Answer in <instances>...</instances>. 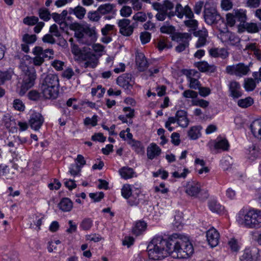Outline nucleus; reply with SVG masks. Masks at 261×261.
Instances as JSON below:
<instances>
[{
	"label": "nucleus",
	"mask_w": 261,
	"mask_h": 261,
	"mask_svg": "<svg viewBox=\"0 0 261 261\" xmlns=\"http://www.w3.org/2000/svg\"><path fill=\"white\" fill-rule=\"evenodd\" d=\"M86 13V10L81 6H77L74 8H69V14L74 15L79 19L84 18Z\"/></svg>",
	"instance_id": "28"
},
{
	"label": "nucleus",
	"mask_w": 261,
	"mask_h": 261,
	"mask_svg": "<svg viewBox=\"0 0 261 261\" xmlns=\"http://www.w3.org/2000/svg\"><path fill=\"white\" fill-rule=\"evenodd\" d=\"M115 30L114 25L107 24L101 30L102 35H109Z\"/></svg>",
	"instance_id": "50"
},
{
	"label": "nucleus",
	"mask_w": 261,
	"mask_h": 261,
	"mask_svg": "<svg viewBox=\"0 0 261 261\" xmlns=\"http://www.w3.org/2000/svg\"><path fill=\"white\" fill-rule=\"evenodd\" d=\"M226 72L230 75H235L242 77L248 74L250 71L248 66L242 63L227 66L225 69Z\"/></svg>",
	"instance_id": "11"
},
{
	"label": "nucleus",
	"mask_w": 261,
	"mask_h": 261,
	"mask_svg": "<svg viewBox=\"0 0 261 261\" xmlns=\"http://www.w3.org/2000/svg\"><path fill=\"white\" fill-rule=\"evenodd\" d=\"M136 64L140 71H143L148 67V62L144 55L142 53H138L136 57Z\"/></svg>",
	"instance_id": "24"
},
{
	"label": "nucleus",
	"mask_w": 261,
	"mask_h": 261,
	"mask_svg": "<svg viewBox=\"0 0 261 261\" xmlns=\"http://www.w3.org/2000/svg\"><path fill=\"white\" fill-rule=\"evenodd\" d=\"M208 53L211 57L213 58H220L222 59H226L229 53L224 48H212L208 50Z\"/></svg>",
	"instance_id": "22"
},
{
	"label": "nucleus",
	"mask_w": 261,
	"mask_h": 261,
	"mask_svg": "<svg viewBox=\"0 0 261 261\" xmlns=\"http://www.w3.org/2000/svg\"><path fill=\"white\" fill-rule=\"evenodd\" d=\"M246 153L247 154L248 158L252 160H253L259 155L258 148L254 145H252L248 147Z\"/></svg>",
	"instance_id": "39"
},
{
	"label": "nucleus",
	"mask_w": 261,
	"mask_h": 261,
	"mask_svg": "<svg viewBox=\"0 0 261 261\" xmlns=\"http://www.w3.org/2000/svg\"><path fill=\"white\" fill-rule=\"evenodd\" d=\"M133 19L136 21L143 22L146 20L147 16L143 12H138L133 16Z\"/></svg>",
	"instance_id": "54"
},
{
	"label": "nucleus",
	"mask_w": 261,
	"mask_h": 261,
	"mask_svg": "<svg viewBox=\"0 0 261 261\" xmlns=\"http://www.w3.org/2000/svg\"><path fill=\"white\" fill-rule=\"evenodd\" d=\"M147 224L144 221L140 220L136 222L133 228V233L136 236H139L146 229Z\"/></svg>",
	"instance_id": "31"
},
{
	"label": "nucleus",
	"mask_w": 261,
	"mask_h": 261,
	"mask_svg": "<svg viewBox=\"0 0 261 261\" xmlns=\"http://www.w3.org/2000/svg\"><path fill=\"white\" fill-rule=\"evenodd\" d=\"M39 21V18L35 16H27L23 19L24 24L28 25H35Z\"/></svg>",
	"instance_id": "46"
},
{
	"label": "nucleus",
	"mask_w": 261,
	"mask_h": 261,
	"mask_svg": "<svg viewBox=\"0 0 261 261\" xmlns=\"http://www.w3.org/2000/svg\"><path fill=\"white\" fill-rule=\"evenodd\" d=\"M40 90L44 98H57L59 94V80L57 75L47 74L41 83Z\"/></svg>",
	"instance_id": "5"
},
{
	"label": "nucleus",
	"mask_w": 261,
	"mask_h": 261,
	"mask_svg": "<svg viewBox=\"0 0 261 261\" xmlns=\"http://www.w3.org/2000/svg\"><path fill=\"white\" fill-rule=\"evenodd\" d=\"M128 143L136 152L139 153L142 151V144L140 141L134 140H132L131 142H128Z\"/></svg>",
	"instance_id": "52"
},
{
	"label": "nucleus",
	"mask_w": 261,
	"mask_h": 261,
	"mask_svg": "<svg viewBox=\"0 0 261 261\" xmlns=\"http://www.w3.org/2000/svg\"><path fill=\"white\" fill-rule=\"evenodd\" d=\"M250 127L253 135L255 137L259 138L261 136V119L253 121Z\"/></svg>",
	"instance_id": "29"
},
{
	"label": "nucleus",
	"mask_w": 261,
	"mask_h": 261,
	"mask_svg": "<svg viewBox=\"0 0 261 261\" xmlns=\"http://www.w3.org/2000/svg\"><path fill=\"white\" fill-rule=\"evenodd\" d=\"M192 72H191L189 75H187V79L189 83V87L193 89H198L200 87V83L198 79L191 76Z\"/></svg>",
	"instance_id": "42"
},
{
	"label": "nucleus",
	"mask_w": 261,
	"mask_h": 261,
	"mask_svg": "<svg viewBox=\"0 0 261 261\" xmlns=\"http://www.w3.org/2000/svg\"><path fill=\"white\" fill-rule=\"evenodd\" d=\"M13 107L15 110L19 111H23L25 109L24 105L19 99H16L14 100Z\"/></svg>",
	"instance_id": "55"
},
{
	"label": "nucleus",
	"mask_w": 261,
	"mask_h": 261,
	"mask_svg": "<svg viewBox=\"0 0 261 261\" xmlns=\"http://www.w3.org/2000/svg\"><path fill=\"white\" fill-rule=\"evenodd\" d=\"M22 41L28 44L34 43L37 40V37L35 35H30L25 34L22 38Z\"/></svg>",
	"instance_id": "48"
},
{
	"label": "nucleus",
	"mask_w": 261,
	"mask_h": 261,
	"mask_svg": "<svg viewBox=\"0 0 261 261\" xmlns=\"http://www.w3.org/2000/svg\"><path fill=\"white\" fill-rule=\"evenodd\" d=\"M31 62V59L28 56H25L21 60L19 67L24 73L23 81L19 94L21 96L24 95L26 92L35 84L36 79V74L35 69L29 66Z\"/></svg>",
	"instance_id": "4"
},
{
	"label": "nucleus",
	"mask_w": 261,
	"mask_h": 261,
	"mask_svg": "<svg viewBox=\"0 0 261 261\" xmlns=\"http://www.w3.org/2000/svg\"><path fill=\"white\" fill-rule=\"evenodd\" d=\"M208 205L210 210L214 213L220 214L224 210V207L215 199L210 200Z\"/></svg>",
	"instance_id": "36"
},
{
	"label": "nucleus",
	"mask_w": 261,
	"mask_h": 261,
	"mask_svg": "<svg viewBox=\"0 0 261 261\" xmlns=\"http://www.w3.org/2000/svg\"><path fill=\"white\" fill-rule=\"evenodd\" d=\"M201 187L200 182L195 180H191L184 186L185 192L190 197L205 200L208 198L209 195L207 191L202 189Z\"/></svg>",
	"instance_id": "7"
},
{
	"label": "nucleus",
	"mask_w": 261,
	"mask_h": 261,
	"mask_svg": "<svg viewBox=\"0 0 261 261\" xmlns=\"http://www.w3.org/2000/svg\"><path fill=\"white\" fill-rule=\"evenodd\" d=\"M175 123H177L176 115L175 117H169L165 123V126L169 131L172 132L174 128L171 126V124H174Z\"/></svg>",
	"instance_id": "57"
},
{
	"label": "nucleus",
	"mask_w": 261,
	"mask_h": 261,
	"mask_svg": "<svg viewBox=\"0 0 261 261\" xmlns=\"http://www.w3.org/2000/svg\"><path fill=\"white\" fill-rule=\"evenodd\" d=\"M140 38L142 44H145L150 41L151 35L147 32H142L140 34Z\"/></svg>",
	"instance_id": "61"
},
{
	"label": "nucleus",
	"mask_w": 261,
	"mask_h": 261,
	"mask_svg": "<svg viewBox=\"0 0 261 261\" xmlns=\"http://www.w3.org/2000/svg\"><path fill=\"white\" fill-rule=\"evenodd\" d=\"M183 97L186 98H195L198 96L197 92L191 90H185L182 94Z\"/></svg>",
	"instance_id": "63"
},
{
	"label": "nucleus",
	"mask_w": 261,
	"mask_h": 261,
	"mask_svg": "<svg viewBox=\"0 0 261 261\" xmlns=\"http://www.w3.org/2000/svg\"><path fill=\"white\" fill-rule=\"evenodd\" d=\"M172 40L176 41L179 44L175 47L178 53H180L189 46V42L191 35L189 33H176L171 36Z\"/></svg>",
	"instance_id": "10"
},
{
	"label": "nucleus",
	"mask_w": 261,
	"mask_h": 261,
	"mask_svg": "<svg viewBox=\"0 0 261 261\" xmlns=\"http://www.w3.org/2000/svg\"><path fill=\"white\" fill-rule=\"evenodd\" d=\"M44 122V118L42 115L37 112H34L32 114L29 123L32 129L34 130H38L42 125Z\"/></svg>",
	"instance_id": "16"
},
{
	"label": "nucleus",
	"mask_w": 261,
	"mask_h": 261,
	"mask_svg": "<svg viewBox=\"0 0 261 261\" xmlns=\"http://www.w3.org/2000/svg\"><path fill=\"white\" fill-rule=\"evenodd\" d=\"M132 7L124 6L120 9V14L123 17H129L132 13Z\"/></svg>",
	"instance_id": "51"
},
{
	"label": "nucleus",
	"mask_w": 261,
	"mask_h": 261,
	"mask_svg": "<svg viewBox=\"0 0 261 261\" xmlns=\"http://www.w3.org/2000/svg\"><path fill=\"white\" fill-rule=\"evenodd\" d=\"M81 166L78 164H72L69 168V172L73 176L79 175L81 170Z\"/></svg>",
	"instance_id": "56"
},
{
	"label": "nucleus",
	"mask_w": 261,
	"mask_h": 261,
	"mask_svg": "<svg viewBox=\"0 0 261 261\" xmlns=\"http://www.w3.org/2000/svg\"><path fill=\"white\" fill-rule=\"evenodd\" d=\"M175 28L172 25H163L161 27L160 31L162 33L172 34V36L174 34Z\"/></svg>",
	"instance_id": "59"
},
{
	"label": "nucleus",
	"mask_w": 261,
	"mask_h": 261,
	"mask_svg": "<svg viewBox=\"0 0 261 261\" xmlns=\"http://www.w3.org/2000/svg\"><path fill=\"white\" fill-rule=\"evenodd\" d=\"M34 51L36 54H40L44 58H51L54 54V51L51 49H46L43 50L40 46H36L34 47Z\"/></svg>",
	"instance_id": "38"
},
{
	"label": "nucleus",
	"mask_w": 261,
	"mask_h": 261,
	"mask_svg": "<svg viewBox=\"0 0 261 261\" xmlns=\"http://www.w3.org/2000/svg\"><path fill=\"white\" fill-rule=\"evenodd\" d=\"M229 96L233 99L241 97L243 95V91L240 83L236 81H231L228 84Z\"/></svg>",
	"instance_id": "17"
},
{
	"label": "nucleus",
	"mask_w": 261,
	"mask_h": 261,
	"mask_svg": "<svg viewBox=\"0 0 261 261\" xmlns=\"http://www.w3.org/2000/svg\"><path fill=\"white\" fill-rule=\"evenodd\" d=\"M197 67L201 72H214L216 69L215 65H210L205 61L197 63Z\"/></svg>",
	"instance_id": "33"
},
{
	"label": "nucleus",
	"mask_w": 261,
	"mask_h": 261,
	"mask_svg": "<svg viewBox=\"0 0 261 261\" xmlns=\"http://www.w3.org/2000/svg\"><path fill=\"white\" fill-rule=\"evenodd\" d=\"M161 152V149L154 143H151L147 148V156L150 160H153L159 156Z\"/></svg>",
	"instance_id": "23"
},
{
	"label": "nucleus",
	"mask_w": 261,
	"mask_h": 261,
	"mask_svg": "<svg viewBox=\"0 0 261 261\" xmlns=\"http://www.w3.org/2000/svg\"><path fill=\"white\" fill-rule=\"evenodd\" d=\"M172 45L170 42L167 43L164 40H160L158 42L157 47L160 51H162L164 49L170 48Z\"/></svg>",
	"instance_id": "58"
},
{
	"label": "nucleus",
	"mask_w": 261,
	"mask_h": 261,
	"mask_svg": "<svg viewBox=\"0 0 261 261\" xmlns=\"http://www.w3.org/2000/svg\"><path fill=\"white\" fill-rule=\"evenodd\" d=\"M245 30L250 33H255L259 31L257 24L252 22L245 23L241 28V25L238 26L239 32H243Z\"/></svg>",
	"instance_id": "27"
},
{
	"label": "nucleus",
	"mask_w": 261,
	"mask_h": 261,
	"mask_svg": "<svg viewBox=\"0 0 261 261\" xmlns=\"http://www.w3.org/2000/svg\"><path fill=\"white\" fill-rule=\"evenodd\" d=\"M130 23V20L126 18L119 20L118 21L119 32L122 35L129 36L133 34L134 27Z\"/></svg>",
	"instance_id": "14"
},
{
	"label": "nucleus",
	"mask_w": 261,
	"mask_h": 261,
	"mask_svg": "<svg viewBox=\"0 0 261 261\" xmlns=\"http://www.w3.org/2000/svg\"><path fill=\"white\" fill-rule=\"evenodd\" d=\"M89 197L93 200L94 202H98L104 197L103 192L91 193L89 194Z\"/></svg>",
	"instance_id": "62"
},
{
	"label": "nucleus",
	"mask_w": 261,
	"mask_h": 261,
	"mask_svg": "<svg viewBox=\"0 0 261 261\" xmlns=\"http://www.w3.org/2000/svg\"><path fill=\"white\" fill-rule=\"evenodd\" d=\"M38 13L39 17L44 21H48L50 18V14L48 10L46 9H40Z\"/></svg>",
	"instance_id": "49"
},
{
	"label": "nucleus",
	"mask_w": 261,
	"mask_h": 261,
	"mask_svg": "<svg viewBox=\"0 0 261 261\" xmlns=\"http://www.w3.org/2000/svg\"><path fill=\"white\" fill-rule=\"evenodd\" d=\"M172 239V235L168 241L162 237H154L147 247L149 257L153 260H160L170 255L169 244Z\"/></svg>",
	"instance_id": "2"
},
{
	"label": "nucleus",
	"mask_w": 261,
	"mask_h": 261,
	"mask_svg": "<svg viewBox=\"0 0 261 261\" xmlns=\"http://www.w3.org/2000/svg\"><path fill=\"white\" fill-rule=\"evenodd\" d=\"M117 83L120 87L129 89L134 84V80L131 74L124 73L118 77Z\"/></svg>",
	"instance_id": "15"
},
{
	"label": "nucleus",
	"mask_w": 261,
	"mask_h": 261,
	"mask_svg": "<svg viewBox=\"0 0 261 261\" xmlns=\"http://www.w3.org/2000/svg\"><path fill=\"white\" fill-rule=\"evenodd\" d=\"M97 116L95 115H93L91 118L86 117L84 120V124L86 125L91 124L93 126H96L97 122Z\"/></svg>",
	"instance_id": "64"
},
{
	"label": "nucleus",
	"mask_w": 261,
	"mask_h": 261,
	"mask_svg": "<svg viewBox=\"0 0 261 261\" xmlns=\"http://www.w3.org/2000/svg\"><path fill=\"white\" fill-rule=\"evenodd\" d=\"M233 13L236 17V20L240 22L239 25L241 28L244 25L247 19L246 11L243 9L234 10Z\"/></svg>",
	"instance_id": "30"
},
{
	"label": "nucleus",
	"mask_w": 261,
	"mask_h": 261,
	"mask_svg": "<svg viewBox=\"0 0 261 261\" xmlns=\"http://www.w3.org/2000/svg\"><path fill=\"white\" fill-rule=\"evenodd\" d=\"M134 186H132L128 184H125L123 186L121 189V195L125 199L128 198L135 189Z\"/></svg>",
	"instance_id": "41"
},
{
	"label": "nucleus",
	"mask_w": 261,
	"mask_h": 261,
	"mask_svg": "<svg viewBox=\"0 0 261 261\" xmlns=\"http://www.w3.org/2000/svg\"><path fill=\"white\" fill-rule=\"evenodd\" d=\"M59 207L63 212H69L73 207L71 200L68 198H63L59 203Z\"/></svg>",
	"instance_id": "32"
},
{
	"label": "nucleus",
	"mask_w": 261,
	"mask_h": 261,
	"mask_svg": "<svg viewBox=\"0 0 261 261\" xmlns=\"http://www.w3.org/2000/svg\"><path fill=\"white\" fill-rule=\"evenodd\" d=\"M141 190L138 188H135L128 198H127V203L130 206L137 205L140 202L139 195Z\"/></svg>",
	"instance_id": "26"
},
{
	"label": "nucleus",
	"mask_w": 261,
	"mask_h": 261,
	"mask_svg": "<svg viewBox=\"0 0 261 261\" xmlns=\"http://www.w3.org/2000/svg\"><path fill=\"white\" fill-rule=\"evenodd\" d=\"M71 51L73 55L81 61H86L84 63L85 68H94L98 64V60L97 56L90 50L88 46H84L82 48L77 45L71 44Z\"/></svg>",
	"instance_id": "6"
},
{
	"label": "nucleus",
	"mask_w": 261,
	"mask_h": 261,
	"mask_svg": "<svg viewBox=\"0 0 261 261\" xmlns=\"http://www.w3.org/2000/svg\"><path fill=\"white\" fill-rule=\"evenodd\" d=\"M33 53L36 56L33 59V63L35 66L41 65L44 61V58L40 54H36L33 49Z\"/></svg>",
	"instance_id": "53"
},
{
	"label": "nucleus",
	"mask_w": 261,
	"mask_h": 261,
	"mask_svg": "<svg viewBox=\"0 0 261 261\" xmlns=\"http://www.w3.org/2000/svg\"><path fill=\"white\" fill-rule=\"evenodd\" d=\"M170 255L178 258H186L194 252L192 243L187 237L178 233L172 234L171 242L169 244Z\"/></svg>",
	"instance_id": "1"
},
{
	"label": "nucleus",
	"mask_w": 261,
	"mask_h": 261,
	"mask_svg": "<svg viewBox=\"0 0 261 261\" xmlns=\"http://www.w3.org/2000/svg\"><path fill=\"white\" fill-rule=\"evenodd\" d=\"M259 249L256 247H252L246 248L240 256V261H259L258 254Z\"/></svg>",
	"instance_id": "12"
},
{
	"label": "nucleus",
	"mask_w": 261,
	"mask_h": 261,
	"mask_svg": "<svg viewBox=\"0 0 261 261\" xmlns=\"http://www.w3.org/2000/svg\"><path fill=\"white\" fill-rule=\"evenodd\" d=\"M143 3H148L152 5L151 0H131L130 4L132 8L134 11H139L144 8Z\"/></svg>",
	"instance_id": "35"
},
{
	"label": "nucleus",
	"mask_w": 261,
	"mask_h": 261,
	"mask_svg": "<svg viewBox=\"0 0 261 261\" xmlns=\"http://www.w3.org/2000/svg\"><path fill=\"white\" fill-rule=\"evenodd\" d=\"M206 240L209 245L212 247L217 246L219 242L220 236L218 231L214 227L206 231Z\"/></svg>",
	"instance_id": "18"
},
{
	"label": "nucleus",
	"mask_w": 261,
	"mask_h": 261,
	"mask_svg": "<svg viewBox=\"0 0 261 261\" xmlns=\"http://www.w3.org/2000/svg\"><path fill=\"white\" fill-rule=\"evenodd\" d=\"M204 18L207 24L212 25L217 23L221 19V16L214 7H211L206 3L204 5Z\"/></svg>",
	"instance_id": "9"
},
{
	"label": "nucleus",
	"mask_w": 261,
	"mask_h": 261,
	"mask_svg": "<svg viewBox=\"0 0 261 261\" xmlns=\"http://www.w3.org/2000/svg\"><path fill=\"white\" fill-rule=\"evenodd\" d=\"M152 7L156 11L167 13L168 11L173 8L174 4L169 0H164L162 3L152 2Z\"/></svg>",
	"instance_id": "20"
},
{
	"label": "nucleus",
	"mask_w": 261,
	"mask_h": 261,
	"mask_svg": "<svg viewBox=\"0 0 261 261\" xmlns=\"http://www.w3.org/2000/svg\"><path fill=\"white\" fill-rule=\"evenodd\" d=\"M200 126H192L188 132V135L191 140H195L198 139L201 136L200 130L201 129Z\"/></svg>",
	"instance_id": "34"
},
{
	"label": "nucleus",
	"mask_w": 261,
	"mask_h": 261,
	"mask_svg": "<svg viewBox=\"0 0 261 261\" xmlns=\"http://www.w3.org/2000/svg\"><path fill=\"white\" fill-rule=\"evenodd\" d=\"M114 5L111 4H105L100 5L98 8V11L101 15H106L113 12Z\"/></svg>",
	"instance_id": "37"
},
{
	"label": "nucleus",
	"mask_w": 261,
	"mask_h": 261,
	"mask_svg": "<svg viewBox=\"0 0 261 261\" xmlns=\"http://www.w3.org/2000/svg\"><path fill=\"white\" fill-rule=\"evenodd\" d=\"M93 225V221L90 218H85L80 224V227L84 230H89Z\"/></svg>",
	"instance_id": "47"
},
{
	"label": "nucleus",
	"mask_w": 261,
	"mask_h": 261,
	"mask_svg": "<svg viewBox=\"0 0 261 261\" xmlns=\"http://www.w3.org/2000/svg\"><path fill=\"white\" fill-rule=\"evenodd\" d=\"M238 223L250 229H258L261 227V210L250 208L249 210L242 208L237 216Z\"/></svg>",
	"instance_id": "3"
},
{
	"label": "nucleus",
	"mask_w": 261,
	"mask_h": 261,
	"mask_svg": "<svg viewBox=\"0 0 261 261\" xmlns=\"http://www.w3.org/2000/svg\"><path fill=\"white\" fill-rule=\"evenodd\" d=\"M253 102V99L251 97H247L244 99H239L238 101V105L242 108H246L251 106Z\"/></svg>",
	"instance_id": "44"
},
{
	"label": "nucleus",
	"mask_w": 261,
	"mask_h": 261,
	"mask_svg": "<svg viewBox=\"0 0 261 261\" xmlns=\"http://www.w3.org/2000/svg\"><path fill=\"white\" fill-rule=\"evenodd\" d=\"M13 74V71L10 68L6 71H0V85L4 84L6 81L11 80Z\"/></svg>",
	"instance_id": "40"
},
{
	"label": "nucleus",
	"mask_w": 261,
	"mask_h": 261,
	"mask_svg": "<svg viewBox=\"0 0 261 261\" xmlns=\"http://www.w3.org/2000/svg\"><path fill=\"white\" fill-rule=\"evenodd\" d=\"M256 87V83L252 78H248L244 80V87L247 91H253Z\"/></svg>",
	"instance_id": "43"
},
{
	"label": "nucleus",
	"mask_w": 261,
	"mask_h": 261,
	"mask_svg": "<svg viewBox=\"0 0 261 261\" xmlns=\"http://www.w3.org/2000/svg\"><path fill=\"white\" fill-rule=\"evenodd\" d=\"M176 117L177 123L179 126L182 128H186L188 126L190 120L186 111L181 110L177 111L176 112Z\"/></svg>",
	"instance_id": "21"
},
{
	"label": "nucleus",
	"mask_w": 261,
	"mask_h": 261,
	"mask_svg": "<svg viewBox=\"0 0 261 261\" xmlns=\"http://www.w3.org/2000/svg\"><path fill=\"white\" fill-rule=\"evenodd\" d=\"M210 145L211 149L215 151V153H218L219 150L227 151L229 148L228 140L221 137H217L215 140L210 143Z\"/></svg>",
	"instance_id": "13"
},
{
	"label": "nucleus",
	"mask_w": 261,
	"mask_h": 261,
	"mask_svg": "<svg viewBox=\"0 0 261 261\" xmlns=\"http://www.w3.org/2000/svg\"><path fill=\"white\" fill-rule=\"evenodd\" d=\"M119 173L121 177L125 179H130L137 176L134 169L128 167H123L120 168Z\"/></svg>",
	"instance_id": "25"
},
{
	"label": "nucleus",
	"mask_w": 261,
	"mask_h": 261,
	"mask_svg": "<svg viewBox=\"0 0 261 261\" xmlns=\"http://www.w3.org/2000/svg\"><path fill=\"white\" fill-rule=\"evenodd\" d=\"M194 35L198 37V40L195 44L196 48L201 47L206 44L208 32L206 29L202 28L201 30L194 32Z\"/></svg>",
	"instance_id": "19"
},
{
	"label": "nucleus",
	"mask_w": 261,
	"mask_h": 261,
	"mask_svg": "<svg viewBox=\"0 0 261 261\" xmlns=\"http://www.w3.org/2000/svg\"><path fill=\"white\" fill-rule=\"evenodd\" d=\"M192 104L194 106H199L203 108H206L209 105L208 101L204 99H195L192 100Z\"/></svg>",
	"instance_id": "60"
},
{
	"label": "nucleus",
	"mask_w": 261,
	"mask_h": 261,
	"mask_svg": "<svg viewBox=\"0 0 261 261\" xmlns=\"http://www.w3.org/2000/svg\"><path fill=\"white\" fill-rule=\"evenodd\" d=\"M92 31L89 27H85L79 24L75 26L74 37L81 44L90 45L92 42Z\"/></svg>",
	"instance_id": "8"
},
{
	"label": "nucleus",
	"mask_w": 261,
	"mask_h": 261,
	"mask_svg": "<svg viewBox=\"0 0 261 261\" xmlns=\"http://www.w3.org/2000/svg\"><path fill=\"white\" fill-rule=\"evenodd\" d=\"M87 16L88 19L92 22H98L101 18L100 13L97 9L95 11H89L88 13Z\"/></svg>",
	"instance_id": "45"
}]
</instances>
